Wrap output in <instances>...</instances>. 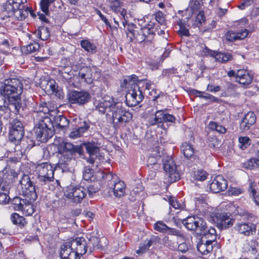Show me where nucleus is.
Instances as JSON below:
<instances>
[{"label":"nucleus","instance_id":"obj_2","mask_svg":"<svg viewBox=\"0 0 259 259\" xmlns=\"http://www.w3.org/2000/svg\"><path fill=\"white\" fill-rule=\"evenodd\" d=\"M96 108L101 113L111 116L112 124L116 130L126 126L133 118L132 112L123 108L121 103L114 102L113 99H103Z\"/></svg>","mask_w":259,"mask_h":259},{"label":"nucleus","instance_id":"obj_26","mask_svg":"<svg viewBox=\"0 0 259 259\" xmlns=\"http://www.w3.org/2000/svg\"><path fill=\"white\" fill-rule=\"evenodd\" d=\"M255 121L256 116L254 112H248L245 115L240 123V129L244 132L247 131L255 122Z\"/></svg>","mask_w":259,"mask_h":259},{"label":"nucleus","instance_id":"obj_21","mask_svg":"<svg viewBox=\"0 0 259 259\" xmlns=\"http://www.w3.org/2000/svg\"><path fill=\"white\" fill-rule=\"evenodd\" d=\"M202 52L205 55L214 57L216 61L221 63H226L232 59V56L230 53L215 52L209 49L206 47L203 49Z\"/></svg>","mask_w":259,"mask_h":259},{"label":"nucleus","instance_id":"obj_5","mask_svg":"<svg viewBox=\"0 0 259 259\" xmlns=\"http://www.w3.org/2000/svg\"><path fill=\"white\" fill-rule=\"evenodd\" d=\"M138 77L136 75L126 76L121 83L122 88L127 90L125 95V102L129 107L139 104L144 99V94L141 87L137 84Z\"/></svg>","mask_w":259,"mask_h":259},{"label":"nucleus","instance_id":"obj_55","mask_svg":"<svg viewBox=\"0 0 259 259\" xmlns=\"http://www.w3.org/2000/svg\"><path fill=\"white\" fill-rule=\"evenodd\" d=\"M7 98L5 97L4 95L0 91V110L6 111L8 109V105L6 103Z\"/></svg>","mask_w":259,"mask_h":259},{"label":"nucleus","instance_id":"obj_15","mask_svg":"<svg viewBox=\"0 0 259 259\" xmlns=\"http://www.w3.org/2000/svg\"><path fill=\"white\" fill-rule=\"evenodd\" d=\"M163 169L168 176V181L174 183L180 178V175L177 169V165L171 157L167 156L163 160Z\"/></svg>","mask_w":259,"mask_h":259},{"label":"nucleus","instance_id":"obj_3","mask_svg":"<svg viewBox=\"0 0 259 259\" xmlns=\"http://www.w3.org/2000/svg\"><path fill=\"white\" fill-rule=\"evenodd\" d=\"M23 80L19 78H10L4 80V85L0 88V91L8 100L12 107L10 110L18 113L22 107L21 95L23 92Z\"/></svg>","mask_w":259,"mask_h":259},{"label":"nucleus","instance_id":"obj_43","mask_svg":"<svg viewBox=\"0 0 259 259\" xmlns=\"http://www.w3.org/2000/svg\"><path fill=\"white\" fill-rule=\"evenodd\" d=\"M244 167L248 169H253L259 166V158H250L244 163Z\"/></svg>","mask_w":259,"mask_h":259},{"label":"nucleus","instance_id":"obj_6","mask_svg":"<svg viewBox=\"0 0 259 259\" xmlns=\"http://www.w3.org/2000/svg\"><path fill=\"white\" fill-rule=\"evenodd\" d=\"M183 225L189 231H193L197 236L209 238H215V229L208 228L206 222L201 217L197 215L189 216L182 221Z\"/></svg>","mask_w":259,"mask_h":259},{"label":"nucleus","instance_id":"obj_18","mask_svg":"<svg viewBox=\"0 0 259 259\" xmlns=\"http://www.w3.org/2000/svg\"><path fill=\"white\" fill-rule=\"evenodd\" d=\"M213 221L217 224V227L220 230L231 227L234 222L231 214L225 212L216 213L213 218Z\"/></svg>","mask_w":259,"mask_h":259},{"label":"nucleus","instance_id":"obj_32","mask_svg":"<svg viewBox=\"0 0 259 259\" xmlns=\"http://www.w3.org/2000/svg\"><path fill=\"white\" fill-rule=\"evenodd\" d=\"M54 123L56 126L59 128H63L69 126V121L63 115H58L53 117Z\"/></svg>","mask_w":259,"mask_h":259},{"label":"nucleus","instance_id":"obj_24","mask_svg":"<svg viewBox=\"0 0 259 259\" xmlns=\"http://www.w3.org/2000/svg\"><path fill=\"white\" fill-rule=\"evenodd\" d=\"M209 238V239L205 241L201 238L197 245L198 251L202 254H207L212 250V243L216 239V233L215 234V238L213 239L210 236Z\"/></svg>","mask_w":259,"mask_h":259},{"label":"nucleus","instance_id":"obj_47","mask_svg":"<svg viewBox=\"0 0 259 259\" xmlns=\"http://www.w3.org/2000/svg\"><path fill=\"white\" fill-rule=\"evenodd\" d=\"M163 242L164 245L168 247L171 250L177 249V243L169 239L168 237L165 236L163 238Z\"/></svg>","mask_w":259,"mask_h":259},{"label":"nucleus","instance_id":"obj_45","mask_svg":"<svg viewBox=\"0 0 259 259\" xmlns=\"http://www.w3.org/2000/svg\"><path fill=\"white\" fill-rule=\"evenodd\" d=\"M168 203L169 205L175 209H182L184 208V205L180 203L174 197L170 196L169 197Z\"/></svg>","mask_w":259,"mask_h":259},{"label":"nucleus","instance_id":"obj_36","mask_svg":"<svg viewBox=\"0 0 259 259\" xmlns=\"http://www.w3.org/2000/svg\"><path fill=\"white\" fill-rule=\"evenodd\" d=\"M39 44L38 42H33L26 46H23L22 48V51L26 54H28L36 52L39 50Z\"/></svg>","mask_w":259,"mask_h":259},{"label":"nucleus","instance_id":"obj_27","mask_svg":"<svg viewBox=\"0 0 259 259\" xmlns=\"http://www.w3.org/2000/svg\"><path fill=\"white\" fill-rule=\"evenodd\" d=\"M248 30L246 29L241 30L238 32L232 31H228L225 36L226 39L229 41H234L237 40H241L245 38L248 35Z\"/></svg>","mask_w":259,"mask_h":259},{"label":"nucleus","instance_id":"obj_52","mask_svg":"<svg viewBox=\"0 0 259 259\" xmlns=\"http://www.w3.org/2000/svg\"><path fill=\"white\" fill-rule=\"evenodd\" d=\"M205 21L204 13L203 11H200L196 17L195 25L196 27H199Z\"/></svg>","mask_w":259,"mask_h":259},{"label":"nucleus","instance_id":"obj_29","mask_svg":"<svg viewBox=\"0 0 259 259\" xmlns=\"http://www.w3.org/2000/svg\"><path fill=\"white\" fill-rule=\"evenodd\" d=\"M35 200H25L20 209L26 216L31 215L35 211V207L32 203Z\"/></svg>","mask_w":259,"mask_h":259},{"label":"nucleus","instance_id":"obj_22","mask_svg":"<svg viewBox=\"0 0 259 259\" xmlns=\"http://www.w3.org/2000/svg\"><path fill=\"white\" fill-rule=\"evenodd\" d=\"M60 256L62 259H78L74 249L71 246V241L64 243L60 247Z\"/></svg>","mask_w":259,"mask_h":259},{"label":"nucleus","instance_id":"obj_48","mask_svg":"<svg viewBox=\"0 0 259 259\" xmlns=\"http://www.w3.org/2000/svg\"><path fill=\"white\" fill-rule=\"evenodd\" d=\"M137 84L140 85H141L142 87L145 88V90L149 92L150 90L151 91L152 89H154L153 86L154 85L153 83L150 81L148 80H144L141 81L137 82Z\"/></svg>","mask_w":259,"mask_h":259},{"label":"nucleus","instance_id":"obj_9","mask_svg":"<svg viewBox=\"0 0 259 259\" xmlns=\"http://www.w3.org/2000/svg\"><path fill=\"white\" fill-rule=\"evenodd\" d=\"M18 187L21 189L23 194L30 200H35L38 194L44 191V188H41L39 184L31 181L27 175H23L18 184Z\"/></svg>","mask_w":259,"mask_h":259},{"label":"nucleus","instance_id":"obj_49","mask_svg":"<svg viewBox=\"0 0 259 259\" xmlns=\"http://www.w3.org/2000/svg\"><path fill=\"white\" fill-rule=\"evenodd\" d=\"M239 142L240 147L245 149L250 145L251 140L248 137H241L239 138Z\"/></svg>","mask_w":259,"mask_h":259},{"label":"nucleus","instance_id":"obj_23","mask_svg":"<svg viewBox=\"0 0 259 259\" xmlns=\"http://www.w3.org/2000/svg\"><path fill=\"white\" fill-rule=\"evenodd\" d=\"M237 231L241 234L248 236L255 234L256 232L255 226L249 222H241L236 225Z\"/></svg>","mask_w":259,"mask_h":259},{"label":"nucleus","instance_id":"obj_14","mask_svg":"<svg viewBox=\"0 0 259 259\" xmlns=\"http://www.w3.org/2000/svg\"><path fill=\"white\" fill-rule=\"evenodd\" d=\"M106 178L109 181V187L115 197L120 198L124 195L125 184L122 181L119 180L116 175L109 173L106 175Z\"/></svg>","mask_w":259,"mask_h":259},{"label":"nucleus","instance_id":"obj_25","mask_svg":"<svg viewBox=\"0 0 259 259\" xmlns=\"http://www.w3.org/2000/svg\"><path fill=\"white\" fill-rule=\"evenodd\" d=\"M253 75L248 70H238L236 72V81L243 85L250 84L253 80Z\"/></svg>","mask_w":259,"mask_h":259},{"label":"nucleus","instance_id":"obj_39","mask_svg":"<svg viewBox=\"0 0 259 259\" xmlns=\"http://www.w3.org/2000/svg\"><path fill=\"white\" fill-rule=\"evenodd\" d=\"M85 149L90 156H97V154L99 151V148L92 143L85 144Z\"/></svg>","mask_w":259,"mask_h":259},{"label":"nucleus","instance_id":"obj_17","mask_svg":"<svg viewBox=\"0 0 259 259\" xmlns=\"http://www.w3.org/2000/svg\"><path fill=\"white\" fill-rule=\"evenodd\" d=\"M87 194V190L82 187H68L65 192V195L75 203H79Z\"/></svg>","mask_w":259,"mask_h":259},{"label":"nucleus","instance_id":"obj_1","mask_svg":"<svg viewBox=\"0 0 259 259\" xmlns=\"http://www.w3.org/2000/svg\"><path fill=\"white\" fill-rule=\"evenodd\" d=\"M56 113L54 107L50 104L41 102L38 106L34 116L35 127L34 128L36 139L41 142H46L54 135V123L51 117Z\"/></svg>","mask_w":259,"mask_h":259},{"label":"nucleus","instance_id":"obj_20","mask_svg":"<svg viewBox=\"0 0 259 259\" xmlns=\"http://www.w3.org/2000/svg\"><path fill=\"white\" fill-rule=\"evenodd\" d=\"M209 189L213 193L225 191L228 186L227 181L221 175H218L209 184Z\"/></svg>","mask_w":259,"mask_h":259},{"label":"nucleus","instance_id":"obj_40","mask_svg":"<svg viewBox=\"0 0 259 259\" xmlns=\"http://www.w3.org/2000/svg\"><path fill=\"white\" fill-rule=\"evenodd\" d=\"M152 242L151 240H149L145 241L142 244H140L139 249L136 251L137 253L140 254L148 251L149 247L152 245Z\"/></svg>","mask_w":259,"mask_h":259},{"label":"nucleus","instance_id":"obj_61","mask_svg":"<svg viewBox=\"0 0 259 259\" xmlns=\"http://www.w3.org/2000/svg\"><path fill=\"white\" fill-rule=\"evenodd\" d=\"M10 184L5 181L3 178L0 177V190L2 191H9Z\"/></svg>","mask_w":259,"mask_h":259},{"label":"nucleus","instance_id":"obj_31","mask_svg":"<svg viewBox=\"0 0 259 259\" xmlns=\"http://www.w3.org/2000/svg\"><path fill=\"white\" fill-rule=\"evenodd\" d=\"M10 220L14 225L20 228L25 227L27 224V222L23 217L16 212L13 213L11 215Z\"/></svg>","mask_w":259,"mask_h":259},{"label":"nucleus","instance_id":"obj_58","mask_svg":"<svg viewBox=\"0 0 259 259\" xmlns=\"http://www.w3.org/2000/svg\"><path fill=\"white\" fill-rule=\"evenodd\" d=\"M10 130L17 131L24 130L23 124L20 121L17 119H14L12 122V128Z\"/></svg>","mask_w":259,"mask_h":259},{"label":"nucleus","instance_id":"obj_7","mask_svg":"<svg viewBox=\"0 0 259 259\" xmlns=\"http://www.w3.org/2000/svg\"><path fill=\"white\" fill-rule=\"evenodd\" d=\"M54 145L58 152L57 156L59 158L58 164L63 167L72 158L73 154L78 153L81 155L83 153V150L80 146H74L62 139L55 140Z\"/></svg>","mask_w":259,"mask_h":259},{"label":"nucleus","instance_id":"obj_34","mask_svg":"<svg viewBox=\"0 0 259 259\" xmlns=\"http://www.w3.org/2000/svg\"><path fill=\"white\" fill-rule=\"evenodd\" d=\"M34 34L35 36L42 40H47L50 35L49 29L47 27L41 26L36 30Z\"/></svg>","mask_w":259,"mask_h":259},{"label":"nucleus","instance_id":"obj_44","mask_svg":"<svg viewBox=\"0 0 259 259\" xmlns=\"http://www.w3.org/2000/svg\"><path fill=\"white\" fill-rule=\"evenodd\" d=\"M168 227L162 222L158 221L154 225V229L155 230L162 233L166 234Z\"/></svg>","mask_w":259,"mask_h":259},{"label":"nucleus","instance_id":"obj_46","mask_svg":"<svg viewBox=\"0 0 259 259\" xmlns=\"http://www.w3.org/2000/svg\"><path fill=\"white\" fill-rule=\"evenodd\" d=\"M55 0H41L40 3L41 11L46 14L49 13V8Z\"/></svg>","mask_w":259,"mask_h":259},{"label":"nucleus","instance_id":"obj_60","mask_svg":"<svg viewBox=\"0 0 259 259\" xmlns=\"http://www.w3.org/2000/svg\"><path fill=\"white\" fill-rule=\"evenodd\" d=\"M249 191H250L254 202L258 204L259 203L258 198L256 195V192L252 182L249 184Z\"/></svg>","mask_w":259,"mask_h":259},{"label":"nucleus","instance_id":"obj_50","mask_svg":"<svg viewBox=\"0 0 259 259\" xmlns=\"http://www.w3.org/2000/svg\"><path fill=\"white\" fill-rule=\"evenodd\" d=\"M25 200L26 199H21L19 197H15L13 200L14 204V208L16 210L20 211L21 208V206L23 205Z\"/></svg>","mask_w":259,"mask_h":259},{"label":"nucleus","instance_id":"obj_8","mask_svg":"<svg viewBox=\"0 0 259 259\" xmlns=\"http://www.w3.org/2000/svg\"><path fill=\"white\" fill-rule=\"evenodd\" d=\"M4 8L8 17H14L19 21L24 20L31 12L27 0H8Z\"/></svg>","mask_w":259,"mask_h":259},{"label":"nucleus","instance_id":"obj_57","mask_svg":"<svg viewBox=\"0 0 259 259\" xmlns=\"http://www.w3.org/2000/svg\"><path fill=\"white\" fill-rule=\"evenodd\" d=\"M0 192V204H4L9 202L10 198L8 195L9 191Z\"/></svg>","mask_w":259,"mask_h":259},{"label":"nucleus","instance_id":"obj_42","mask_svg":"<svg viewBox=\"0 0 259 259\" xmlns=\"http://www.w3.org/2000/svg\"><path fill=\"white\" fill-rule=\"evenodd\" d=\"M208 174L203 170H197L194 173V179L196 181H203L206 179Z\"/></svg>","mask_w":259,"mask_h":259},{"label":"nucleus","instance_id":"obj_59","mask_svg":"<svg viewBox=\"0 0 259 259\" xmlns=\"http://www.w3.org/2000/svg\"><path fill=\"white\" fill-rule=\"evenodd\" d=\"M180 26L179 33L184 36H189L190 35L189 30L180 21L178 24Z\"/></svg>","mask_w":259,"mask_h":259},{"label":"nucleus","instance_id":"obj_41","mask_svg":"<svg viewBox=\"0 0 259 259\" xmlns=\"http://www.w3.org/2000/svg\"><path fill=\"white\" fill-rule=\"evenodd\" d=\"M202 5V0H190L188 9L192 11V13L198 11Z\"/></svg>","mask_w":259,"mask_h":259},{"label":"nucleus","instance_id":"obj_12","mask_svg":"<svg viewBox=\"0 0 259 259\" xmlns=\"http://www.w3.org/2000/svg\"><path fill=\"white\" fill-rule=\"evenodd\" d=\"M91 94L84 90H72L67 95V100L70 104L79 106H82L89 103L91 100Z\"/></svg>","mask_w":259,"mask_h":259},{"label":"nucleus","instance_id":"obj_54","mask_svg":"<svg viewBox=\"0 0 259 259\" xmlns=\"http://www.w3.org/2000/svg\"><path fill=\"white\" fill-rule=\"evenodd\" d=\"M90 125L89 122L87 121H80L78 128H77L82 135L87 132L90 128Z\"/></svg>","mask_w":259,"mask_h":259},{"label":"nucleus","instance_id":"obj_62","mask_svg":"<svg viewBox=\"0 0 259 259\" xmlns=\"http://www.w3.org/2000/svg\"><path fill=\"white\" fill-rule=\"evenodd\" d=\"M82 136V135L78 131V130L77 128H75L70 133L69 137L72 139H75L81 137Z\"/></svg>","mask_w":259,"mask_h":259},{"label":"nucleus","instance_id":"obj_35","mask_svg":"<svg viewBox=\"0 0 259 259\" xmlns=\"http://www.w3.org/2000/svg\"><path fill=\"white\" fill-rule=\"evenodd\" d=\"M80 45L85 51L91 54L95 53L97 51L96 45L88 39L81 40Z\"/></svg>","mask_w":259,"mask_h":259},{"label":"nucleus","instance_id":"obj_51","mask_svg":"<svg viewBox=\"0 0 259 259\" xmlns=\"http://www.w3.org/2000/svg\"><path fill=\"white\" fill-rule=\"evenodd\" d=\"M168 235L176 236L178 237L184 238L185 236L184 234L179 230L176 228H170L168 227L166 233Z\"/></svg>","mask_w":259,"mask_h":259},{"label":"nucleus","instance_id":"obj_11","mask_svg":"<svg viewBox=\"0 0 259 259\" xmlns=\"http://www.w3.org/2000/svg\"><path fill=\"white\" fill-rule=\"evenodd\" d=\"M97 240L96 238H92L90 240H87L84 237H76L74 239L70 240L71 246L75 251L76 255L80 259V256L86 253L89 248V252L93 251V248L91 246V243L92 241Z\"/></svg>","mask_w":259,"mask_h":259},{"label":"nucleus","instance_id":"obj_56","mask_svg":"<svg viewBox=\"0 0 259 259\" xmlns=\"http://www.w3.org/2000/svg\"><path fill=\"white\" fill-rule=\"evenodd\" d=\"M177 73V69L176 68H171L163 70L162 75L166 77H170Z\"/></svg>","mask_w":259,"mask_h":259},{"label":"nucleus","instance_id":"obj_28","mask_svg":"<svg viewBox=\"0 0 259 259\" xmlns=\"http://www.w3.org/2000/svg\"><path fill=\"white\" fill-rule=\"evenodd\" d=\"M206 195L204 194H197L195 195L194 200L196 209L199 210L200 211H204L202 208L206 207Z\"/></svg>","mask_w":259,"mask_h":259},{"label":"nucleus","instance_id":"obj_38","mask_svg":"<svg viewBox=\"0 0 259 259\" xmlns=\"http://www.w3.org/2000/svg\"><path fill=\"white\" fill-rule=\"evenodd\" d=\"M206 143L209 148L216 149L220 145L221 141L215 136H210L208 137Z\"/></svg>","mask_w":259,"mask_h":259},{"label":"nucleus","instance_id":"obj_13","mask_svg":"<svg viewBox=\"0 0 259 259\" xmlns=\"http://www.w3.org/2000/svg\"><path fill=\"white\" fill-rule=\"evenodd\" d=\"M24 130H10L9 133L10 141L15 144L14 152L16 153L17 156L11 158V160L16 162L19 161L23 155L25 151L21 149V141L24 136Z\"/></svg>","mask_w":259,"mask_h":259},{"label":"nucleus","instance_id":"obj_4","mask_svg":"<svg viewBox=\"0 0 259 259\" xmlns=\"http://www.w3.org/2000/svg\"><path fill=\"white\" fill-rule=\"evenodd\" d=\"M154 23L150 22L147 25L139 28L133 23L126 24V33L131 41L136 40L138 42H144L145 45H152L155 31Z\"/></svg>","mask_w":259,"mask_h":259},{"label":"nucleus","instance_id":"obj_53","mask_svg":"<svg viewBox=\"0 0 259 259\" xmlns=\"http://www.w3.org/2000/svg\"><path fill=\"white\" fill-rule=\"evenodd\" d=\"M90 125L89 122L87 121H80L78 128H77L82 135L87 132L90 128Z\"/></svg>","mask_w":259,"mask_h":259},{"label":"nucleus","instance_id":"obj_30","mask_svg":"<svg viewBox=\"0 0 259 259\" xmlns=\"http://www.w3.org/2000/svg\"><path fill=\"white\" fill-rule=\"evenodd\" d=\"M47 85L49 89H50L59 99H61L64 98V93L63 90L59 88L55 80H50L48 82Z\"/></svg>","mask_w":259,"mask_h":259},{"label":"nucleus","instance_id":"obj_33","mask_svg":"<svg viewBox=\"0 0 259 259\" xmlns=\"http://www.w3.org/2000/svg\"><path fill=\"white\" fill-rule=\"evenodd\" d=\"M181 150L184 156L188 159L191 158L194 153L193 146L187 142L182 144Z\"/></svg>","mask_w":259,"mask_h":259},{"label":"nucleus","instance_id":"obj_63","mask_svg":"<svg viewBox=\"0 0 259 259\" xmlns=\"http://www.w3.org/2000/svg\"><path fill=\"white\" fill-rule=\"evenodd\" d=\"M93 176V170L91 169H87L83 174V178L84 180L87 181H92V177Z\"/></svg>","mask_w":259,"mask_h":259},{"label":"nucleus","instance_id":"obj_64","mask_svg":"<svg viewBox=\"0 0 259 259\" xmlns=\"http://www.w3.org/2000/svg\"><path fill=\"white\" fill-rule=\"evenodd\" d=\"M148 95L149 98L152 99V100L155 101L159 97V93L157 92V91L155 89H152L151 91L148 92Z\"/></svg>","mask_w":259,"mask_h":259},{"label":"nucleus","instance_id":"obj_19","mask_svg":"<svg viewBox=\"0 0 259 259\" xmlns=\"http://www.w3.org/2000/svg\"><path fill=\"white\" fill-rule=\"evenodd\" d=\"M108 2L110 9L115 14L120 15L122 18V24L125 28L128 20L126 10L122 8L123 3L119 0H108Z\"/></svg>","mask_w":259,"mask_h":259},{"label":"nucleus","instance_id":"obj_16","mask_svg":"<svg viewBox=\"0 0 259 259\" xmlns=\"http://www.w3.org/2000/svg\"><path fill=\"white\" fill-rule=\"evenodd\" d=\"M167 110V109L157 110L155 113L154 117L148 119V125L153 126L163 122H175L176 117L172 114L165 113V111Z\"/></svg>","mask_w":259,"mask_h":259},{"label":"nucleus","instance_id":"obj_37","mask_svg":"<svg viewBox=\"0 0 259 259\" xmlns=\"http://www.w3.org/2000/svg\"><path fill=\"white\" fill-rule=\"evenodd\" d=\"M208 127L210 130L215 131L220 134H225L227 131L224 126L215 121H210Z\"/></svg>","mask_w":259,"mask_h":259},{"label":"nucleus","instance_id":"obj_10","mask_svg":"<svg viewBox=\"0 0 259 259\" xmlns=\"http://www.w3.org/2000/svg\"><path fill=\"white\" fill-rule=\"evenodd\" d=\"M54 168L48 162H42L35 165V171L37 175L36 183L39 184L41 188L54 179Z\"/></svg>","mask_w":259,"mask_h":259}]
</instances>
